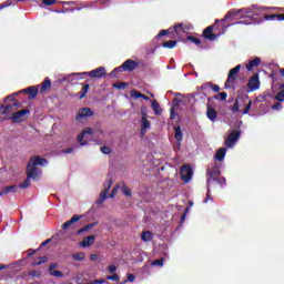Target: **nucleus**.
Segmentation results:
<instances>
[{"label": "nucleus", "instance_id": "2", "mask_svg": "<svg viewBox=\"0 0 284 284\" xmlns=\"http://www.w3.org/2000/svg\"><path fill=\"white\" fill-rule=\"evenodd\" d=\"M139 68V62L128 59L125 60L121 67L115 68L111 73L110 77L116 78V72H134Z\"/></svg>", "mask_w": 284, "mask_h": 284}, {"label": "nucleus", "instance_id": "41", "mask_svg": "<svg viewBox=\"0 0 284 284\" xmlns=\"http://www.w3.org/2000/svg\"><path fill=\"white\" fill-rule=\"evenodd\" d=\"M186 41H191L192 43H195V45H201V39L194 36L186 37Z\"/></svg>", "mask_w": 284, "mask_h": 284}, {"label": "nucleus", "instance_id": "26", "mask_svg": "<svg viewBox=\"0 0 284 284\" xmlns=\"http://www.w3.org/2000/svg\"><path fill=\"white\" fill-rule=\"evenodd\" d=\"M14 192H17V185L4 186L3 189H0V196H3L6 194H11Z\"/></svg>", "mask_w": 284, "mask_h": 284}, {"label": "nucleus", "instance_id": "50", "mask_svg": "<svg viewBox=\"0 0 284 284\" xmlns=\"http://www.w3.org/2000/svg\"><path fill=\"white\" fill-rule=\"evenodd\" d=\"M250 110H252V100L248 101L245 109L242 111L243 114H250Z\"/></svg>", "mask_w": 284, "mask_h": 284}, {"label": "nucleus", "instance_id": "34", "mask_svg": "<svg viewBox=\"0 0 284 284\" xmlns=\"http://www.w3.org/2000/svg\"><path fill=\"white\" fill-rule=\"evenodd\" d=\"M151 108H152L154 114H161V104H159V102L156 100H154L151 103Z\"/></svg>", "mask_w": 284, "mask_h": 284}, {"label": "nucleus", "instance_id": "33", "mask_svg": "<svg viewBox=\"0 0 284 284\" xmlns=\"http://www.w3.org/2000/svg\"><path fill=\"white\" fill-rule=\"evenodd\" d=\"M176 40H170L162 43V48H168V50H172V48H176Z\"/></svg>", "mask_w": 284, "mask_h": 284}, {"label": "nucleus", "instance_id": "9", "mask_svg": "<svg viewBox=\"0 0 284 284\" xmlns=\"http://www.w3.org/2000/svg\"><path fill=\"white\" fill-rule=\"evenodd\" d=\"M261 88V80L258 78V73H254L247 82L248 92H256Z\"/></svg>", "mask_w": 284, "mask_h": 284}, {"label": "nucleus", "instance_id": "46", "mask_svg": "<svg viewBox=\"0 0 284 284\" xmlns=\"http://www.w3.org/2000/svg\"><path fill=\"white\" fill-rule=\"evenodd\" d=\"M122 193L124 194V196H132V190H130V187H128L126 185L122 186Z\"/></svg>", "mask_w": 284, "mask_h": 284}, {"label": "nucleus", "instance_id": "15", "mask_svg": "<svg viewBox=\"0 0 284 284\" xmlns=\"http://www.w3.org/2000/svg\"><path fill=\"white\" fill-rule=\"evenodd\" d=\"M18 94H29V99H37L39 89H37V87H29L27 89L20 90Z\"/></svg>", "mask_w": 284, "mask_h": 284}, {"label": "nucleus", "instance_id": "53", "mask_svg": "<svg viewBox=\"0 0 284 284\" xmlns=\"http://www.w3.org/2000/svg\"><path fill=\"white\" fill-rule=\"evenodd\" d=\"M166 34H170V29L168 30H161L158 36L156 39H161V37H165Z\"/></svg>", "mask_w": 284, "mask_h": 284}, {"label": "nucleus", "instance_id": "6", "mask_svg": "<svg viewBox=\"0 0 284 284\" xmlns=\"http://www.w3.org/2000/svg\"><path fill=\"white\" fill-rule=\"evenodd\" d=\"M239 72H241V64H237L236 67L230 70L227 79L224 84L226 90H230V88H232V84L236 82V74H239Z\"/></svg>", "mask_w": 284, "mask_h": 284}, {"label": "nucleus", "instance_id": "31", "mask_svg": "<svg viewBox=\"0 0 284 284\" xmlns=\"http://www.w3.org/2000/svg\"><path fill=\"white\" fill-rule=\"evenodd\" d=\"M43 263H48V256H40L31 262L32 267H37V265H43Z\"/></svg>", "mask_w": 284, "mask_h": 284}, {"label": "nucleus", "instance_id": "55", "mask_svg": "<svg viewBox=\"0 0 284 284\" xmlns=\"http://www.w3.org/2000/svg\"><path fill=\"white\" fill-rule=\"evenodd\" d=\"M116 192H119V186H114L111 191V193L109 194L110 199H114V196H116Z\"/></svg>", "mask_w": 284, "mask_h": 284}, {"label": "nucleus", "instance_id": "52", "mask_svg": "<svg viewBox=\"0 0 284 284\" xmlns=\"http://www.w3.org/2000/svg\"><path fill=\"white\" fill-rule=\"evenodd\" d=\"M276 101L283 102L284 101V90H281L276 95H275Z\"/></svg>", "mask_w": 284, "mask_h": 284}, {"label": "nucleus", "instance_id": "60", "mask_svg": "<svg viewBox=\"0 0 284 284\" xmlns=\"http://www.w3.org/2000/svg\"><path fill=\"white\" fill-rule=\"evenodd\" d=\"M82 133L85 134H94V130H92V128H85Z\"/></svg>", "mask_w": 284, "mask_h": 284}, {"label": "nucleus", "instance_id": "23", "mask_svg": "<svg viewBox=\"0 0 284 284\" xmlns=\"http://www.w3.org/2000/svg\"><path fill=\"white\" fill-rule=\"evenodd\" d=\"M81 221V215H73L69 221L62 224V230H68L73 223Z\"/></svg>", "mask_w": 284, "mask_h": 284}, {"label": "nucleus", "instance_id": "17", "mask_svg": "<svg viewBox=\"0 0 284 284\" xmlns=\"http://www.w3.org/2000/svg\"><path fill=\"white\" fill-rule=\"evenodd\" d=\"M212 90L213 92H221V87H219V84H214L212 82H206L204 84L201 85L200 90H202V92H207V90Z\"/></svg>", "mask_w": 284, "mask_h": 284}, {"label": "nucleus", "instance_id": "40", "mask_svg": "<svg viewBox=\"0 0 284 284\" xmlns=\"http://www.w3.org/2000/svg\"><path fill=\"white\" fill-rule=\"evenodd\" d=\"M103 187L104 192H110V190L112 189V179H106L103 184Z\"/></svg>", "mask_w": 284, "mask_h": 284}, {"label": "nucleus", "instance_id": "1", "mask_svg": "<svg viewBox=\"0 0 284 284\" xmlns=\"http://www.w3.org/2000/svg\"><path fill=\"white\" fill-rule=\"evenodd\" d=\"M224 23L225 21L216 19L213 26H209L206 29H204V39H207L209 41H216V39L221 37V34H224L225 30H227V26Z\"/></svg>", "mask_w": 284, "mask_h": 284}, {"label": "nucleus", "instance_id": "43", "mask_svg": "<svg viewBox=\"0 0 284 284\" xmlns=\"http://www.w3.org/2000/svg\"><path fill=\"white\" fill-rule=\"evenodd\" d=\"M28 276H31V278H41V271H29Z\"/></svg>", "mask_w": 284, "mask_h": 284}, {"label": "nucleus", "instance_id": "13", "mask_svg": "<svg viewBox=\"0 0 284 284\" xmlns=\"http://www.w3.org/2000/svg\"><path fill=\"white\" fill-rule=\"evenodd\" d=\"M151 123L148 121V113L142 112V119H141V135L145 136V132L150 130Z\"/></svg>", "mask_w": 284, "mask_h": 284}, {"label": "nucleus", "instance_id": "10", "mask_svg": "<svg viewBox=\"0 0 284 284\" xmlns=\"http://www.w3.org/2000/svg\"><path fill=\"white\" fill-rule=\"evenodd\" d=\"M241 139V131L233 130L225 140V146L226 148H234V144L236 141Z\"/></svg>", "mask_w": 284, "mask_h": 284}, {"label": "nucleus", "instance_id": "5", "mask_svg": "<svg viewBox=\"0 0 284 284\" xmlns=\"http://www.w3.org/2000/svg\"><path fill=\"white\" fill-rule=\"evenodd\" d=\"M73 77H80L81 79H83V77H91V79H103L108 77V73L105 72V68L100 67L89 72L73 73Z\"/></svg>", "mask_w": 284, "mask_h": 284}, {"label": "nucleus", "instance_id": "62", "mask_svg": "<svg viewBox=\"0 0 284 284\" xmlns=\"http://www.w3.org/2000/svg\"><path fill=\"white\" fill-rule=\"evenodd\" d=\"M282 109H283V104H281L280 102L272 105V110H282Z\"/></svg>", "mask_w": 284, "mask_h": 284}, {"label": "nucleus", "instance_id": "14", "mask_svg": "<svg viewBox=\"0 0 284 284\" xmlns=\"http://www.w3.org/2000/svg\"><path fill=\"white\" fill-rule=\"evenodd\" d=\"M88 116H94V111H92V109L90 108H82L81 110L78 111L75 119L78 121H81V119H85Z\"/></svg>", "mask_w": 284, "mask_h": 284}, {"label": "nucleus", "instance_id": "47", "mask_svg": "<svg viewBox=\"0 0 284 284\" xmlns=\"http://www.w3.org/2000/svg\"><path fill=\"white\" fill-rule=\"evenodd\" d=\"M113 88H116L118 90H125V88H128V83L126 82H121V83H114Z\"/></svg>", "mask_w": 284, "mask_h": 284}, {"label": "nucleus", "instance_id": "45", "mask_svg": "<svg viewBox=\"0 0 284 284\" xmlns=\"http://www.w3.org/2000/svg\"><path fill=\"white\" fill-rule=\"evenodd\" d=\"M241 108V104L239 102V100H236L233 104V106L231 108V111L233 112V114H236V112H239V109Z\"/></svg>", "mask_w": 284, "mask_h": 284}, {"label": "nucleus", "instance_id": "27", "mask_svg": "<svg viewBox=\"0 0 284 284\" xmlns=\"http://www.w3.org/2000/svg\"><path fill=\"white\" fill-rule=\"evenodd\" d=\"M212 183H217L221 187H225V185H227V180L220 174L212 179Z\"/></svg>", "mask_w": 284, "mask_h": 284}, {"label": "nucleus", "instance_id": "61", "mask_svg": "<svg viewBox=\"0 0 284 284\" xmlns=\"http://www.w3.org/2000/svg\"><path fill=\"white\" fill-rule=\"evenodd\" d=\"M74 11V8L72 9H68V8H63L61 11H57L59 14H65V12H73Z\"/></svg>", "mask_w": 284, "mask_h": 284}, {"label": "nucleus", "instance_id": "48", "mask_svg": "<svg viewBox=\"0 0 284 284\" xmlns=\"http://www.w3.org/2000/svg\"><path fill=\"white\" fill-rule=\"evenodd\" d=\"M106 281H114L115 283H119V274L114 273L113 275H108Z\"/></svg>", "mask_w": 284, "mask_h": 284}, {"label": "nucleus", "instance_id": "8", "mask_svg": "<svg viewBox=\"0 0 284 284\" xmlns=\"http://www.w3.org/2000/svg\"><path fill=\"white\" fill-rule=\"evenodd\" d=\"M180 174L184 183H190V181H192L194 172L192 171V166L190 164H184L180 170Z\"/></svg>", "mask_w": 284, "mask_h": 284}, {"label": "nucleus", "instance_id": "18", "mask_svg": "<svg viewBox=\"0 0 284 284\" xmlns=\"http://www.w3.org/2000/svg\"><path fill=\"white\" fill-rule=\"evenodd\" d=\"M59 267L58 263H52L49 265V274L55 276V278H63V273L61 271H54Z\"/></svg>", "mask_w": 284, "mask_h": 284}, {"label": "nucleus", "instance_id": "37", "mask_svg": "<svg viewBox=\"0 0 284 284\" xmlns=\"http://www.w3.org/2000/svg\"><path fill=\"white\" fill-rule=\"evenodd\" d=\"M163 263H165V258H159V260H154L152 263H151V265L153 266V267H163Z\"/></svg>", "mask_w": 284, "mask_h": 284}, {"label": "nucleus", "instance_id": "44", "mask_svg": "<svg viewBox=\"0 0 284 284\" xmlns=\"http://www.w3.org/2000/svg\"><path fill=\"white\" fill-rule=\"evenodd\" d=\"M30 179H31V178H27V179L24 180V182L19 185V187H20V189L30 187V185H32V183L30 182Z\"/></svg>", "mask_w": 284, "mask_h": 284}, {"label": "nucleus", "instance_id": "57", "mask_svg": "<svg viewBox=\"0 0 284 284\" xmlns=\"http://www.w3.org/2000/svg\"><path fill=\"white\" fill-rule=\"evenodd\" d=\"M42 3L44 6H54V3H57V0H42Z\"/></svg>", "mask_w": 284, "mask_h": 284}, {"label": "nucleus", "instance_id": "7", "mask_svg": "<svg viewBox=\"0 0 284 284\" xmlns=\"http://www.w3.org/2000/svg\"><path fill=\"white\" fill-rule=\"evenodd\" d=\"M175 37L174 39H181L183 34L190 32L192 30V24H185V23H178L173 27Z\"/></svg>", "mask_w": 284, "mask_h": 284}, {"label": "nucleus", "instance_id": "58", "mask_svg": "<svg viewBox=\"0 0 284 284\" xmlns=\"http://www.w3.org/2000/svg\"><path fill=\"white\" fill-rule=\"evenodd\" d=\"M135 280H136V276L134 274H132V273L128 274L126 281H129V283H134Z\"/></svg>", "mask_w": 284, "mask_h": 284}, {"label": "nucleus", "instance_id": "25", "mask_svg": "<svg viewBox=\"0 0 284 284\" xmlns=\"http://www.w3.org/2000/svg\"><path fill=\"white\" fill-rule=\"evenodd\" d=\"M265 21H284V13L281 14H265L264 16Z\"/></svg>", "mask_w": 284, "mask_h": 284}, {"label": "nucleus", "instance_id": "51", "mask_svg": "<svg viewBox=\"0 0 284 284\" xmlns=\"http://www.w3.org/2000/svg\"><path fill=\"white\" fill-rule=\"evenodd\" d=\"M38 252H39V250L29 248L27 251V258H31V256H34V254H37Z\"/></svg>", "mask_w": 284, "mask_h": 284}, {"label": "nucleus", "instance_id": "11", "mask_svg": "<svg viewBox=\"0 0 284 284\" xmlns=\"http://www.w3.org/2000/svg\"><path fill=\"white\" fill-rule=\"evenodd\" d=\"M26 114H30V110L22 109L20 111L13 112L11 118L12 123H22V121H26Z\"/></svg>", "mask_w": 284, "mask_h": 284}, {"label": "nucleus", "instance_id": "63", "mask_svg": "<svg viewBox=\"0 0 284 284\" xmlns=\"http://www.w3.org/2000/svg\"><path fill=\"white\" fill-rule=\"evenodd\" d=\"M109 272H110V274H114V272H116V267L114 265H110Z\"/></svg>", "mask_w": 284, "mask_h": 284}, {"label": "nucleus", "instance_id": "49", "mask_svg": "<svg viewBox=\"0 0 284 284\" xmlns=\"http://www.w3.org/2000/svg\"><path fill=\"white\" fill-rule=\"evenodd\" d=\"M100 151L102 152V154H112V149L109 146H101Z\"/></svg>", "mask_w": 284, "mask_h": 284}, {"label": "nucleus", "instance_id": "54", "mask_svg": "<svg viewBox=\"0 0 284 284\" xmlns=\"http://www.w3.org/2000/svg\"><path fill=\"white\" fill-rule=\"evenodd\" d=\"M84 136H85V135H84L83 133H80V134L78 135V141L80 142V145H88V142H87V141L83 142Z\"/></svg>", "mask_w": 284, "mask_h": 284}, {"label": "nucleus", "instance_id": "35", "mask_svg": "<svg viewBox=\"0 0 284 284\" xmlns=\"http://www.w3.org/2000/svg\"><path fill=\"white\" fill-rule=\"evenodd\" d=\"M95 225L97 223L87 224L78 231V234H83V232H89V230H92V227H94Z\"/></svg>", "mask_w": 284, "mask_h": 284}, {"label": "nucleus", "instance_id": "28", "mask_svg": "<svg viewBox=\"0 0 284 284\" xmlns=\"http://www.w3.org/2000/svg\"><path fill=\"white\" fill-rule=\"evenodd\" d=\"M131 97H132V99H143L144 101H150V97H148L136 90L131 91Z\"/></svg>", "mask_w": 284, "mask_h": 284}, {"label": "nucleus", "instance_id": "42", "mask_svg": "<svg viewBox=\"0 0 284 284\" xmlns=\"http://www.w3.org/2000/svg\"><path fill=\"white\" fill-rule=\"evenodd\" d=\"M214 99L219 100L220 101H227V93L225 92H220L217 94L214 95Z\"/></svg>", "mask_w": 284, "mask_h": 284}, {"label": "nucleus", "instance_id": "20", "mask_svg": "<svg viewBox=\"0 0 284 284\" xmlns=\"http://www.w3.org/2000/svg\"><path fill=\"white\" fill-rule=\"evenodd\" d=\"M44 163H48V160L45 158H40L39 155L32 156L29 160V164L37 168V165H43Z\"/></svg>", "mask_w": 284, "mask_h": 284}, {"label": "nucleus", "instance_id": "19", "mask_svg": "<svg viewBox=\"0 0 284 284\" xmlns=\"http://www.w3.org/2000/svg\"><path fill=\"white\" fill-rule=\"evenodd\" d=\"M206 116L209 120H211L214 123V121H216V119L219 116V112L216 111V109H214L210 104H207Z\"/></svg>", "mask_w": 284, "mask_h": 284}, {"label": "nucleus", "instance_id": "56", "mask_svg": "<svg viewBox=\"0 0 284 284\" xmlns=\"http://www.w3.org/2000/svg\"><path fill=\"white\" fill-rule=\"evenodd\" d=\"M207 193H206V197H205V200H204V203H207V201H212L213 199H212V195L210 194V192H211V190H210V185L207 184Z\"/></svg>", "mask_w": 284, "mask_h": 284}, {"label": "nucleus", "instance_id": "22", "mask_svg": "<svg viewBox=\"0 0 284 284\" xmlns=\"http://www.w3.org/2000/svg\"><path fill=\"white\" fill-rule=\"evenodd\" d=\"M258 65H261V58L255 57L253 60L248 61L246 70L247 72H252V70H254V68H258Z\"/></svg>", "mask_w": 284, "mask_h": 284}, {"label": "nucleus", "instance_id": "39", "mask_svg": "<svg viewBox=\"0 0 284 284\" xmlns=\"http://www.w3.org/2000/svg\"><path fill=\"white\" fill-rule=\"evenodd\" d=\"M73 261H83L85 258V253L80 252L72 255Z\"/></svg>", "mask_w": 284, "mask_h": 284}, {"label": "nucleus", "instance_id": "16", "mask_svg": "<svg viewBox=\"0 0 284 284\" xmlns=\"http://www.w3.org/2000/svg\"><path fill=\"white\" fill-rule=\"evenodd\" d=\"M27 176H28V179H33V181L39 179V168L30 165V163H28Z\"/></svg>", "mask_w": 284, "mask_h": 284}, {"label": "nucleus", "instance_id": "64", "mask_svg": "<svg viewBox=\"0 0 284 284\" xmlns=\"http://www.w3.org/2000/svg\"><path fill=\"white\" fill-rule=\"evenodd\" d=\"M90 260L91 261H98L99 260V255L98 254H91Z\"/></svg>", "mask_w": 284, "mask_h": 284}, {"label": "nucleus", "instance_id": "32", "mask_svg": "<svg viewBox=\"0 0 284 284\" xmlns=\"http://www.w3.org/2000/svg\"><path fill=\"white\" fill-rule=\"evenodd\" d=\"M141 239H142V241H144V243H150V241H152V239H154V236L152 235V232L143 231L141 234Z\"/></svg>", "mask_w": 284, "mask_h": 284}, {"label": "nucleus", "instance_id": "3", "mask_svg": "<svg viewBox=\"0 0 284 284\" xmlns=\"http://www.w3.org/2000/svg\"><path fill=\"white\" fill-rule=\"evenodd\" d=\"M19 95V92L8 95L4 101H12V103L2 106L1 114H10V112H14L18 108H21V102L17 101L14 98Z\"/></svg>", "mask_w": 284, "mask_h": 284}, {"label": "nucleus", "instance_id": "4", "mask_svg": "<svg viewBox=\"0 0 284 284\" xmlns=\"http://www.w3.org/2000/svg\"><path fill=\"white\" fill-rule=\"evenodd\" d=\"M239 14H241L243 19L245 18L250 19L254 17V12H252V9L230 10L225 14V17L221 19V21H227V19H234V17H239Z\"/></svg>", "mask_w": 284, "mask_h": 284}, {"label": "nucleus", "instance_id": "12", "mask_svg": "<svg viewBox=\"0 0 284 284\" xmlns=\"http://www.w3.org/2000/svg\"><path fill=\"white\" fill-rule=\"evenodd\" d=\"M206 174L209 175V179H207L209 187H212V180L215 179L216 176H220L221 170H219V166L213 165L206 170Z\"/></svg>", "mask_w": 284, "mask_h": 284}, {"label": "nucleus", "instance_id": "24", "mask_svg": "<svg viewBox=\"0 0 284 284\" xmlns=\"http://www.w3.org/2000/svg\"><path fill=\"white\" fill-rule=\"evenodd\" d=\"M51 88H52V81L50 80V78H45L41 83V89H40L41 94H43V92H48V90H50Z\"/></svg>", "mask_w": 284, "mask_h": 284}, {"label": "nucleus", "instance_id": "29", "mask_svg": "<svg viewBox=\"0 0 284 284\" xmlns=\"http://www.w3.org/2000/svg\"><path fill=\"white\" fill-rule=\"evenodd\" d=\"M88 90H90V83L84 82L81 91L78 93L79 99H85Z\"/></svg>", "mask_w": 284, "mask_h": 284}, {"label": "nucleus", "instance_id": "38", "mask_svg": "<svg viewBox=\"0 0 284 284\" xmlns=\"http://www.w3.org/2000/svg\"><path fill=\"white\" fill-rule=\"evenodd\" d=\"M175 140L183 141V131H181V126L175 128Z\"/></svg>", "mask_w": 284, "mask_h": 284}, {"label": "nucleus", "instance_id": "30", "mask_svg": "<svg viewBox=\"0 0 284 284\" xmlns=\"http://www.w3.org/2000/svg\"><path fill=\"white\" fill-rule=\"evenodd\" d=\"M226 153H227V149L225 148L219 149L217 152L215 153L216 161H223V159H225Z\"/></svg>", "mask_w": 284, "mask_h": 284}, {"label": "nucleus", "instance_id": "21", "mask_svg": "<svg viewBox=\"0 0 284 284\" xmlns=\"http://www.w3.org/2000/svg\"><path fill=\"white\" fill-rule=\"evenodd\" d=\"M94 241H97V236L95 235L85 236L82 240V243H80V246L81 247H90V245H94Z\"/></svg>", "mask_w": 284, "mask_h": 284}, {"label": "nucleus", "instance_id": "59", "mask_svg": "<svg viewBox=\"0 0 284 284\" xmlns=\"http://www.w3.org/2000/svg\"><path fill=\"white\" fill-rule=\"evenodd\" d=\"M170 119H171L172 121H174V119H176V113L174 112V106H172V108L170 109Z\"/></svg>", "mask_w": 284, "mask_h": 284}, {"label": "nucleus", "instance_id": "36", "mask_svg": "<svg viewBox=\"0 0 284 284\" xmlns=\"http://www.w3.org/2000/svg\"><path fill=\"white\" fill-rule=\"evenodd\" d=\"M108 194L109 192L104 190L100 193V196L98 199V205H101V203H103L105 199H108Z\"/></svg>", "mask_w": 284, "mask_h": 284}]
</instances>
